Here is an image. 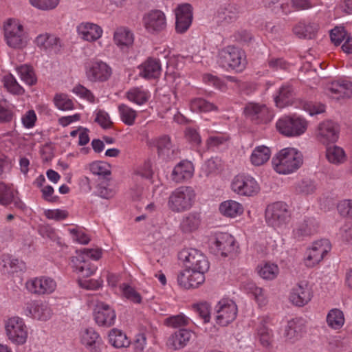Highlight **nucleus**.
Wrapping results in <instances>:
<instances>
[{
	"label": "nucleus",
	"instance_id": "obj_23",
	"mask_svg": "<svg viewBox=\"0 0 352 352\" xmlns=\"http://www.w3.org/2000/svg\"><path fill=\"white\" fill-rule=\"evenodd\" d=\"M175 30L179 34L186 32L192 21V8L190 4L184 3L177 6L175 10Z\"/></svg>",
	"mask_w": 352,
	"mask_h": 352
},
{
	"label": "nucleus",
	"instance_id": "obj_49",
	"mask_svg": "<svg viewBox=\"0 0 352 352\" xmlns=\"http://www.w3.org/2000/svg\"><path fill=\"white\" fill-rule=\"evenodd\" d=\"M292 100V90L290 86L284 85L280 87L278 95L274 97L276 106L284 108L291 104Z\"/></svg>",
	"mask_w": 352,
	"mask_h": 352
},
{
	"label": "nucleus",
	"instance_id": "obj_2",
	"mask_svg": "<svg viewBox=\"0 0 352 352\" xmlns=\"http://www.w3.org/2000/svg\"><path fill=\"white\" fill-rule=\"evenodd\" d=\"M4 41L12 49L22 50L30 43L28 34L21 21L15 18L6 19L3 24Z\"/></svg>",
	"mask_w": 352,
	"mask_h": 352
},
{
	"label": "nucleus",
	"instance_id": "obj_25",
	"mask_svg": "<svg viewBox=\"0 0 352 352\" xmlns=\"http://www.w3.org/2000/svg\"><path fill=\"white\" fill-rule=\"evenodd\" d=\"M34 43L41 52L47 54L57 53L62 47V42L59 37L53 34L43 32L37 35Z\"/></svg>",
	"mask_w": 352,
	"mask_h": 352
},
{
	"label": "nucleus",
	"instance_id": "obj_34",
	"mask_svg": "<svg viewBox=\"0 0 352 352\" xmlns=\"http://www.w3.org/2000/svg\"><path fill=\"white\" fill-rule=\"evenodd\" d=\"M0 268L4 274H14L24 272L26 270V265L21 260L4 254L1 258Z\"/></svg>",
	"mask_w": 352,
	"mask_h": 352
},
{
	"label": "nucleus",
	"instance_id": "obj_16",
	"mask_svg": "<svg viewBox=\"0 0 352 352\" xmlns=\"http://www.w3.org/2000/svg\"><path fill=\"white\" fill-rule=\"evenodd\" d=\"M232 190L239 195L251 197L258 193L260 186L251 175L240 174L234 177L231 183Z\"/></svg>",
	"mask_w": 352,
	"mask_h": 352
},
{
	"label": "nucleus",
	"instance_id": "obj_24",
	"mask_svg": "<svg viewBox=\"0 0 352 352\" xmlns=\"http://www.w3.org/2000/svg\"><path fill=\"white\" fill-rule=\"evenodd\" d=\"M112 40L120 50L128 51L133 47L135 34L129 27L121 25L114 30Z\"/></svg>",
	"mask_w": 352,
	"mask_h": 352
},
{
	"label": "nucleus",
	"instance_id": "obj_46",
	"mask_svg": "<svg viewBox=\"0 0 352 352\" xmlns=\"http://www.w3.org/2000/svg\"><path fill=\"white\" fill-rule=\"evenodd\" d=\"M345 322L343 312L339 309H331L327 315V323L328 326L335 330L341 329Z\"/></svg>",
	"mask_w": 352,
	"mask_h": 352
},
{
	"label": "nucleus",
	"instance_id": "obj_5",
	"mask_svg": "<svg viewBox=\"0 0 352 352\" xmlns=\"http://www.w3.org/2000/svg\"><path fill=\"white\" fill-rule=\"evenodd\" d=\"M196 192L192 187L183 186L175 189L168 200L169 209L174 212L189 210L195 202Z\"/></svg>",
	"mask_w": 352,
	"mask_h": 352
},
{
	"label": "nucleus",
	"instance_id": "obj_41",
	"mask_svg": "<svg viewBox=\"0 0 352 352\" xmlns=\"http://www.w3.org/2000/svg\"><path fill=\"white\" fill-rule=\"evenodd\" d=\"M271 154L269 147L264 145L256 146L250 155V162L255 166H262L270 160Z\"/></svg>",
	"mask_w": 352,
	"mask_h": 352
},
{
	"label": "nucleus",
	"instance_id": "obj_45",
	"mask_svg": "<svg viewBox=\"0 0 352 352\" xmlns=\"http://www.w3.org/2000/svg\"><path fill=\"white\" fill-rule=\"evenodd\" d=\"M17 74L21 80L29 86L34 85L37 78L33 67L29 65H21L16 68Z\"/></svg>",
	"mask_w": 352,
	"mask_h": 352
},
{
	"label": "nucleus",
	"instance_id": "obj_63",
	"mask_svg": "<svg viewBox=\"0 0 352 352\" xmlns=\"http://www.w3.org/2000/svg\"><path fill=\"white\" fill-rule=\"evenodd\" d=\"M73 94L80 98L87 100L90 103H96V99L93 93L81 85H77L72 89Z\"/></svg>",
	"mask_w": 352,
	"mask_h": 352
},
{
	"label": "nucleus",
	"instance_id": "obj_22",
	"mask_svg": "<svg viewBox=\"0 0 352 352\" xmlns=\"http://www.w3.org/2000/svg\"><path fill=\"white\" fill-rule=\"evenodd\" d=\"M24 314L34 320L47 321L52 317V311L47 303L34 300L26 304Z\"/></svg>",
	"mask_w": 352,
	"mask_h": 352
},
{
	"label": "nucleus",
	"instance_id": "obj_9",
	"mask_svg": "<svg viewBox=\"0 0 352 352\" xmlns=\"http://www.w3.org/2000/svg\"><path fill=\"white\" fill-rule=\"evenodd\" d=\"M313 285L306 280L296 283L289 289L288 300L294 306L303 307L314 298Z\"/></svg>",
	"mask_w": 352,
	"mask_h": 352
},
{
	"label": "nucleus",
	"instance_id": "obj_3",
	"mask_svg": "<svg viewBox=\"0 0 352 352\" xmlns=\"http://www.w3.org/2000/svg\"><path fill=\"white\" fill-rule=\"evenodd\" d=\"M102 256V250L101 248H83L77 251L76 255L71 258L70 265L77 274L91 276L96 272L97 267L91 263L88 258L98 261Z\"/></svg>",
	"mask_w": 352,
	"mask_h": 352
},
{
	"label": "nucleus",
	"instance_id": "obj_21",
	"mask_svg": "<svg viewBox=\"0 0 352 352\" xmlns=\"http://www.w3.org/2000/svg\"><path fill=\"white\" fill-rule=\"evenodd\" d=\"M206 273L184 267L177 275V283L186 289L197 288L204 283Z\"/></svg>",
	"mask_w": 352,
	"mask_h": 352
},
{
	"label": "nucleus",
	"instance_id": "obj_62",
	"mask_svg": "<svg viewBox=\"0 0 352 352\" xmlns=\"http://www.w3.org/2000/svg\"><path fill=\"white\" fill-rule=\"evenodd\" d=\"M43 214L49 220L60 221L69 217V212L62 208L45 209L43 211Z\"/></svg>",
	"mask_w": 352,
	"mask_h": 352
},
{
	"label": "nucleus",
	"instance_id": "obj_33",
	"mask_svg": "<svg viewBox=\"0 0 352 352\" xmlns=\"http://www.w3.org/2000/svg\"><path fill=\"white\" fill-rule=\"evenodd\" d=\"M243 290L256 302L259 307H264L268 302L267 291L249 281L243 285Z\"/></svg>",
	"mask_w": 352,
	"mask_h": 352
},
{
	"label": "nucleus",
	"instance_id": "obj_12",
	"mask_svg": "<svg viewBox=\"0 0 352 352\" xmlns=\"http://www.w3.org/2000/svg\"><path fill=\"white\" fill-rule=\"evenodd\" d=\"M179 258L185 267L207 272L210 268V263L201 251L194 249H184L179 253Z\"/></svg>",
	"mask_w": 352,
	"mask_h": 352
},
{
	"label": "nucleus",
	"instance_id": "obj_6",
	"mask_svg": "<svg viewBox=\"0 0 352 352\" xmlns=\"http://www.w3.org/2000/svg\"><path fill=\"white\" fill-rule=\"evenodd\" d=\"M308 121L301 116L292 115L279 118L276 127L277 131L286 137H298L305 133Z\"/></svg>",
	"mask_w": 352,
	"mask_h": 352
},
{
	"label": "nucleus",
	"instance_id": "obj_28",
	"mask_svg": "<svg viewBox=\"0 0 352 352\" xmlns=\"http://www.w3.org/2000/svg\"><path fill=\"white\" fill-rule=\"evenodd\" d=\"M327 94L335 100L349 98L352 95V82L346 79L334 80L328 85Z\"/></svg>",
	"mask_w": 352,
	"mask_h": 352
},
{
	"label": "nucleus",
	"instance_id": "obj_26",
	"mask_svg": "<svg viewBox=\"0 0 352 352\" xmlns=\"http://www.w3.org/2000/svg\"><path fill=\"white\" fill-rule=\"evenodd\" d=\"M94 317L98 326L111 327L115 323L116 314L115 310L108 304L99 302L95 307Z\"/></svg>",
	"mask_w": 352,
	"mask_h": 352
},
{
	"label": "nucleus",
	"instance_id": "obj_29",
	"mask_svg": "<svg viewBox=\"0 0 352 352\" xmlns=\"http://www.w3.org/2000/svg\"><path fill=\"white\" fill-rule=\"evenodd\" d=\"M305 332L304 321L302 318H293L284 327L282 336L285 341L294 343L300 340Z\"/></svg>",
	"mask_w": 352,
	"mask_h": 352
},
{
	"label": "nucleus",
	"instance_id": "obj_32",
	"mask_svg": "<svg viewBox=\"0 0 352 352\" xmlns=\"http://www.w3.org/2000/svg\"><path fill=\"white\" fill-rule=\"evenodd\" d=\"M139 74L145 79L158 78L162 72V66L160 60L148 58L139 67Z\"/></svg>",
	"mask_w": 352,
	"mask_h": 352
},
{
	"label": "nucleus",
	"instance_id": "obj_11",
	"mask_svg": "<svg viewBox=\"0 0 352 352\" xmlns=\"http://www.w3.org/2000/svg\"><path fill=\"white\" fill-rule=\"evenodd\" d=\"M85 76L92 82H104L108 81L112 74V67L105 61L92 59L85 65Z\"/></svg>",
	"mask_w": 352,
	"mask_h": 352
},
{
	"label": "nucleus",
	"instance_id": "obj_52",
	"mask_svg": "<svg viewBox=\"0 0 352 352\" xmlns=\"http://www.w3.org/2000/svg\"><path fill=\"white\" fill-rule=\"evenodd\" d=\"M190 108L192 111L204 113L217 110L216 105L201 98L192 100Z\"/></svg>",
	"mask_w": 352,
	"mask_h": 352
},
{
	"label": "nucleus",
	"instance_id": "obj_51",
	"mask_svg": "<svg viewBox=\"0 0 352 352\" xmlns=\"http://www.w3.org/2000/svg\"><path fill=\"white\" fill-rule=\"evenodd\" d=\"M149 144L151 146L156 147L160 155H168L172 148L170 139L167 135L152 139L149 141Z\"/></svg>",
	"mask_w": 352,
	"mask_h": 352
},
{
	"label": "nucleus",
	"instance_id": "obj_50",
	"mask_svg": "<svg viewBox=\"0 0 352 352\" xmlns=\"http://www.w3.org/2000/svg\"><path fill=\"white\" fill-rule=\"evenodd\" d=\"M2 82L6 90L13 95L21 96L25 93L24 88L19 85L12 74L5 75L2 78Z\"/></svg>",
	"mask_w": 352,
	"mask_h": 352
},
{
	"label": "nucleus",
	"instance_id": "obj_59",
	"mask_svg": "<svg viewBox=\"0 0 352 352\" xmlns=\"http://www.w3.org/2000/svg\"><path fill=\"white\" fill-rule=\"evenodd\" d=\"M190 319L184 314L175 316H171L166 318L164 323L166 326L173 328H177L182 326H186L189 324Z\"/></svg>",
	"mask_w": 352,
	"mask_h": 352
},
{
	"label": "nucleus",
	"instance_id": "obj_38",
	"mask_svg": "<svg viewBox=\"0 0 352 352\" xmlns=\"http://www.w3.org/2000/svg\"><path fill=\"white\" fill-rule=\"evenodd\" d=\"M125 97L131 102L140 106L148 101L151 93L142 86L133 87L126 91Z\"/></svg>",
	"mask_w": 352,
	"mask_h": 352
},
{
	"label": "nucleus",
	"instance_id": "obj_13",
	"mask_svg": "<svg viewBox=\"0 0 352 352\" xmlns=\"http://www.w3.org/2000/svg\"><path fill=\"white\" fill-rule=\"evenodd\" d=\"M57 287L56 280L47 276H38L28 279L25 288L28 293L35 296L52 294Z\"/></svg>",
	"mask_w": 352,
	"mask_h": 352
},
{
	"label": "nucleus",
	"instance_id": "obj_31",
	"mask_svg": "<svg viewBox=\"0 0 352 352\" xmlns=\"http://www.w3.org/2000/svg\"><path fill=\"white\" fill-rule=\"evenodd\" d=\"M195 172L193 164L188 160H182L173 168L171 177L177 183H182L190 179Z\"/></svg>",
	"mask_w": 352,
	"mask_h": 352
},
{
	"label": "nucleus",
	"instance_id": "obj_48",
	"mask_svg": "<svg viewBox=\"0 0 352 352\" xmlns=\"http://www.w3.org/2000/svg\"><path fill=\"white\" fill-rule=\"evenodd\" d=\"M53 102L54 106L60 111H72L75 108L73 100L65 93H56L54 96Z\"/></svg>",
	"mask_w": 352,
	"mask_h": 352
},
{
	"label": "nucleus",
	"instance_id": "obj_17",
	"mask_svg": "<svg viewBox=\"0 0 352 352\" xmlns=\"http://www.w3.org/2000/svg\"><path fill=\"white\" fill-rule=\"evenodd\" d=\"M215 321L220 326L225 327L232 322L236 318L238 308L230 299L223 298L215 306Z\"/></svg>",
	"mask_w": 352,
	"mask_h": 352
},
{
	"label": "nucleus",
	"instance_id": "obj_55",
	"mask_svg": "<svg viewBox=\"0 0 352 352\" xmlns=\"http://www.w3.org/2000/svg\"><path fill=\"white\" fill-rule=\"evenodd\" d=\"M16 190L12 185H7L4 183H0V204L8 205L10 204L14 196Z\"/></svg>",
	"mask_w": 352,
	"mask_h": 352
},
{
	"label": "nucleus",
	"instance_id": "obj_54",
	"mask_svg": "<svg viewBox=\"0 0 352 352\" xmlns=\"http://www.w3.org/2000/svg\"><path fill=\"white\" fill-rule=\"evenodd\" d=\"M192 310L204 320L205 323L208 322L210 319L211 306L206 301L197 302L192 306Z\"/></svg>",
	"mask_w": 352,
	"mask_h": 352
},
{
	"label": "nucleus",
	"instance_id": "obj_20",
	"mask_svg": "<svg viewBox=\"0 0 352 352\" xmlns=\"http://www.w3.org/2000/svg\"><path fill=\"white\" fill-rule=\"evenodd\" d=\"M245 116L256 124L266 123L272 120L273 114L263 104L248 103L243 110Z\"/></svg>",
	"mask_w": 352,
	"mask_h": 352
},
{
	"label": "nucleus",
	"instance_id": "obj_14",
	"mask_svg": "<svg viewBox=\"0 0 352 352\" xmlns=\"http://www.w3.org/2000/svg\"><path fill=\"white\" fill-rule=\"evenodd\" d=\"M209 243L211 248L223 256H228L237 248L234 237L228 232H217L212 234Z\"/></svg>",
	"mask_w": 352,
	"mask_h": 352
},
{
	"label": "nucleus",
	"instance_id": "obj_1",
	"mask_svg": "<svg viewBox=\"0 0 352 352\" xmlns=\"http://www.w3.org/2000/svg\"><path fill=\"white\" fill-rule=\"evenodd\" d=\"M303 164V155L296 148L286 147L272 157V166L280 175H289L297 171Z\"/></svg>",
	"mask_w": 352,
	"mask_h": 352
},
{
	"label": "nucleus",
	"instance_id": "obj_56",
	"mask_svg": "<svg viewBox=\"0 0 352 352\" xmlns=\"http://www.w3.org/2000/svg\"><path fill=\"white\" fill-rule=\"evenodd\" d=\"M152 175L153 170L151 164L149 162H146L136 168L133 173L132 179L135 182H138L139 179H150Z\"/></svg>",
	"mask_w": 352,
	"mask_h": 352
},
{
	"label": "nucleus",
	"instance_id": "obj_44",
	"mask_svg": "<svg viewBox=\"0 0 352 352\" xmlns=\"http://www.w3.org/2000/svg\"><path fill=\"white\" fill-rule=\"evenodd\" d=\"M326 158L327 161L333 164H342L346 160V154L344 150L338 146H330L326 149Z\"/></svg>",
	"mask_w": 352,
	"mask_h": 352
},
{
	"label": "nucleus",
	"instance_id": "obj_27",
	"mask_svg": "<svg viewBox=\"0 0 352 352\" xmlns=\"http://www.w3.org/2000/svg\"><path fill=\"white\" fill-rule=\"evenodd\" d=\"M270 318L262 316L258 318V324L255 327V340L265 348L272 346L274 334L272 330L269 327Z\"/></svg>",
	"mask_w": 352,
	"mask_h": 352
},
{
	"label": "nucleus",
	"instance_id": "obj_40",
	"mask_svg": "<svg viewBox=\"0 0 352 352\" xmlns=\"http://www.w3.org/2000/svg\"><path fill=\"white\" fill-rule=\"evenodd\" d=\"M318 223L314 218L305 219L299 223L293 230V235L295 238L299 239L301 236H309L317 232Z\"/></svg>",
	"mask_w": 352,
	"mask_h": 352
},
{
	"label": "nucleus",
	"instance_id": "obj_60",
	"mask_svg": "<svg viewBox=\"0 0 352 352\" xmlns=\"http://www.w3.org/2000/svg\"><path fill=\"white\" fill-rule=\"evenodd\" d=\"M94 121L103 129H109L113 126V122L109 114L103 109H96L94 112Z\"/></svg>",
	"mask_w": 352,
	"mask_h": 352
},
{
	"label": "nucleus",
	"instance_id": "obj_37",
	"mask_svg": "<svg viewBox=\"0 0 352 352\" xmlns=\"http://www.w3.org/2000/svg\"><path fill=\"white\" fill-rule=\"evenodd\" d=\"M219 213L227 218L234 219L241 216L244 212L243 205L235 200H226L219 206Z\"/></svg>",
	"mask_w": 352,
	"mask_h": 352
},
{
	"label": "nucleus",
	"instance_id": "obj_57",
	"mask_svg": "<svg viewBox=\"0 0 352 352\" xmlns=\"http://www.w3.org/2000/svg\"><path fill=\"white\" fill-rule=\"evenodd\" d=\"M89 170L96 175L107 176L111 174L110 165L102 161H95L89 165Z\"/></svg>",
	"mask_w": 352,
	"mask_h": 352
},
{
	"label": "nucleus",
	"instance_id": "obj_10",
	"mask_svg": "<svg viewBox=\"0 0 352 352\" xmlns=\"http://www.w3.org/2000/svg\"><path fill=\"white\" fill-rule=\"evenodd\" d=\"M331 250V242L326 239L314 241L307 249L303 263L307 267H314L318 265Z\"/></svg>",
	"mask_w": 352,
	"mask_h": 352
},
{
	"label": "nucleus",
	"instance_id": "obj_58",
	"mask_svg": "<svg viewBox=\"0 0 352 352\" xmlns=\"http://www.w3.org/2000/svg\"><path fill=\"white\" fill-rule=\"evenodd\" d=\"M230 140V137L226 133H212L207 139L206 144L208 147L214 148L221 145H225Z\"/></svg>",
	"mask_w": 352,
	"mask_h": 352
},
{
	"label": "nucleus",
	"instance_id": "obj_42",
	"mask_svg": "<svg viewBox=\"0 0 352 352\" xmlns=\"http://www.w3.org/2000/svg\"><path fill=\"white\" fill-rule=\"evenodd\" d=\"M318 30V25L313 22L300 21L294 29V33L299 38H312Z\"/></svg>",
	"mask_w": 352,
	"mask_h": 352
},
{
	"label": "nucleus",
	"instance_id": "obj_35",
	"mask_svg": "<svg viewBox=\"0 0 352 352\" xmlns=\"http://www.w3.org/2000/svg\"><path fill=\"white\" fill-rule=\"evenodd\" d=\"M192 338V331L180 329L175 331L168 338L167 346L173 350H179L185 347Z\"/></svg>",
	"mask_w": 352,
	"mask_h": 352
},
{
	"label": "nucleus",
	"instance_id": "obj_47",
	"mask_svg": "<svg viewBox=\"0 0 352 352\" xmlns=\"http://www.w3.org/2000/svg\"><path fill=\"white\" fill-rule=\"evenodd\" d=\"M118 110L121 121L127 126H133L138 117L135 110L125 104H120Z\"/></svg>",
	"mask_w": 352,
	"mask_h": 352
},
{
	"label": "nucleus",
	"instance_id": "obj_36",
	"mask_svg": "<svg viewBox=\"0 0 352 352\" xmlns=\"http://www.w3.org/2000/svg\"><path fill=\"white\" fill-rule=\"evenodd\" d=\"M108 343L115 349H126L131 345V340L126 333L118 328H113L107 335Z\"/></svg>",
	"mask_w": 352,
	"mask_h": 352
},
{
	"label": "nucleus",
	"instance_id": "obj_43",
	"mask_svg": "<svg viewBox=\"0 0 352 352\" xmlns=\"http://www.w3.org/2000/svg\"><path fill=\"white\" fill-rule=\"evenodd\" d=\"M201 225L199 214L191 212L183 217L180 229L184 233H192L197 230Z\"/></svg>",
	"mask_w": 352,
	"mask_h": 352
},
{
	"label": "nucleus",
	"instance_id": "obj_4",
	"mask_svg": "<svg viewBox=\"0 0 352 352\" xmlns=\"http://www.w3.org/2000/svg\"><path fill=\"white\" fill-rule=\"evenodd\" d=\"M4 331L8 340L14 346H23L29 340V327L25 320L18 316L8 317L4 320Z\"/></svg>",
	"mask_w": 352,
	"mask_h": 352
},
{
	"label": "nucleus",
	"instance_id": "obj_64",
	"mask_svg": "<svg viewBox=\"0 0 352 352\" xmlns=\"http://www.w3.org/2000/svg\"><path fill=\"white\" fill-rule=\"evenodd\" d=\"M337 210L342 217L352 219V199L340 200L337 204Z\"/></svg>",
	"mask_w": 352,
	"mask_h": 352
},
{
	"label": "nucleus",
	"instance_id": "obj_7",
	"mask_svg": "<svg viewBox=\"0 0 352 352\" xmlns=\"http://www.w3.org/2000/svg\"><path fill=\"white\" fill-rule=\"evenodd\" d=\"M217 62L219 65L227 69L241 72L245 67V53L234 46H228L219 52Z\"/></svg>",
	"mask_w": 352,
	"mask_h": 352
},
{
	"label": "nucleus",
	"instance_id": "obj_61",
	"mask_svg": "<svg viewBox=\"0 0 352 352\" xmlns=\"http://www.w3.org/2000/svg\"><path fill=\"white\" fill-rule=\"evenodd\" d=\"M29 2L32 6L39 10L50 11L58 6L60 0H29Z\"/></svg>",
	"mask_w": 352,
	"mask_h": 352
},
{
	"label": "nucleus",
	"instance_id": "obj_18",
	"mask_svg": "<svg viewBox=\"0 0 352 352\" xmlns=\"http://www.w3.org/2000/svg\"><path fill=\"white\" fill-rule=\"evenodd\" d=\"M78 338L81 345L89 352H102L104 348L102 337L93 327L82 329Z\"/></svg>",
	"mask_w": 352,
	"mask_h": 352
},
{
	"label": "nucleus",
	"instance_id": "obj_39",
	"mask_svg": "<svg viewBox=\"0 0 352 352\" xmlns=\"http://www.w3.org/2000/svg\"><path fill=\"white\" fill-rule=\"evenodd\" d=\"M256 272L262 279L265 280H273L278 276L280 269L278 265L275 263L265 261L257 265Z\"/></svg>",
	"mask_w": 352,
	"mask_h": 352
},
{
	"label": "nucleus",
	"instance_id": "obj_8",
	"mask_svg": "<svg viewBox=\"0 0 352 352\" xmlns=\"http://www.w3.org/2000/svg\"><path fill=\"white\" fill-rule=\"evenodd\" d=\"M290 216L288 206L282 201L275 202L268 206L265 212L267 223L277 230H283L287 227Z\"/></svg>",
	"mask_w": 352,
	"mask_h": 352
},
{
	"label": "nucleus",
	"instance_id": "obj_15",
	"mask_svg": "<svg viewBox=\"0 0 352 352\" xmlns=\"http://www.w3.org/2000/svg\"><path fill=\"white\" fill-rule=\"evenodd\" d=\"M142 24L147 33L157 35L166 29L167 18L163 11L154 9L144 14Z\"/></svg>",
	"mask_w": 352,
	"mask_h": 352
},
{
	"label": "nucleus",
	"instance_id": "obj_30",
	"mask_svg": "<svg viewBox=\"0 0 352 352\" xmlns=\"http://www.w3.org/2000/svg\"><path fill=\"white\" fill-rule=\"evenodd\" d=\"M317 138L322 144L336 142L338 138V128L331 121H324L318 127Z\"/></svg>",
	"mask_w": 352,
	"mask_h": 352
},
{
	"label": "nucleus",
	"instance_id": "obj_19",
	"mask_svg": "<svg viewBox=\"0 0 352 352\" xmlns=\"http://www.w3.org/2000/svg\"><path fill=\"white\" fill-rule=\"evenodd\" d=\"M76 31L80 40L89 43L98 42L102 37L104 33L102 26L90 21L79 23L76 25Z\"/></svg>",
	"mask_w": 352,
	"mask_h": 352
},
{
	"label": "nucleus",
	"instance_id": "obj_53",
	"mask_svg": "<svg viewBox=\"0 0 352 352\" xmlns=\"http://www.w3.org/2000/svg\"><path fill=\"white\" fill-rule=\"evenodd\" d=\"M118 294L133 303L140 304L142 302V296L140 293L128 284H120Z\"/></svg>",
	"mask_w": 352,
	"mask_h": 352
}]
</instances>
